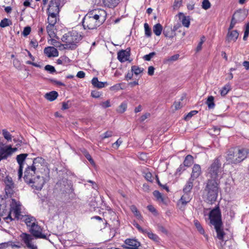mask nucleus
<instances>
[{"label": "nucleus", "instance_id": "51", "mask_svg": "<svg viewBox=\"0 0 249 249\" xmlns=\"http://www.w3.org/2000/svg\"><path fill=\"white\" fill-rule=\"evenodd\" d=\"M202 7L205 10H207L211 7V3L209 0H204L203 1Z\"/></svg>", "mask_w": 249, "mask_h": 249}, {"label": "nucleus", "instance_id": "23", "mask_svg": "<svg viewBox=\"0 0 249 249\" xmlns=\"http://www.w3.org/2000/svg\"><path fill=\"white\" fill-rule=\"evenodd\" d=\"M194 180L189 178L185 185L183 191L184 193H190L193 187Z\"/></svg>", "mask_w": 249, "mask_h": 249}, {"label": "nucleus", "instance_id": "50", "mask_svg": "<svg viewBox=\"0 0 249 249\" xmlns=\"http://www.w3.org/2000/svg\"><path fill=\"white\" fill-rule=\"evenodd\" d=\"M144 177L148 181L152 182L153 180L152 174L149 172H144Z\"/></svg>", "mask_w": 249, "mask_h": 249}, {"label": "nucleus", "instance_id": "31", "mask_svg": "<svg viewBox=\"0 0 249 249\" xmlns=\"http://www.w3.org/2000/svg\"><path fill=\"white\" fill-rule=\"evenodd\" d=\"M46 30L49 36L51 38H53L55 36V34L54 32L55 28L54 26L51 25H48L46 27Z\"/></svg>", "mask_w": 249, "mask_h": 249}, {"label": "nucleus", "instance_id": "26", "mask_svg": "<svg viewBox=\"0 0 249 249\" xmlns=\"http://www.w3.org/2000/svg\"><path fill=\"white\" fill-rule=\"evenodd\" d=\"M163 34L164 36L169 38H172L176 36V33L171 28H167L163 30Z\"/></svg>", "mask_w": 249, "mask_h": 249}, {"label": "nucleus", "instance_id": "21", "mask_svg": "<svg viewBox=\"0 0 249 249\" xmlns=\"http://www.w3.org/2000/svg\"><path fill=\"white\" fill-rule=\"evenodd\" d=\"M23 220L24 221L28 229L30 228V227H32V226L34 225L37 223L36 221V219L30 215H25Z\"/></svg>", "mask_w": 249, "mask_h": 249}, {"label": "nucleus", "instance_id": "13", "mask_svg": "<svg viewBox=\"0 0 249 249\" xmlns=\"http://www.w3.org/2000/svg\"><path fill=\"white\" fill-rule=\"evenodd\" d=\"M130 55V49L127 48L126 50H122L118 52L117 58L121 62H124L128 60Z\"/></svg>", "mask_w": 249, "mask_h": 249}, {"label": "nucleus", "instance_id": "12", "mask_svg": "<svg viewBox=\"0 0 249 249\" xmlns=\"http://www.w3.org/2000/svg\"><path fill=\"white\" fill-rule=\"evenodd\" d=\"M27 154H20L17 156V160L19 165V168L18 170V178L20 179L23 174V166L25 164V160L27 157Z\"/></svg>", "mask_w": 249, "mask_h": 249}, {"label": "nucleus", "instance_id": "61", "mask_svg": "<svg viewBox=\"0 0 249 249\" xmlns=\"http://www.w3.org/2000/svg\"><path fill=\"white\" fill-rule=\"evenodd\" d=\"M13 64L14 66L17 68V69H20V61L17 59H15L13 60Z\"/></svg>", "mask_w": 249, "mask_h": 249}, {"label": "nucleus", "instance_id": "17", "mask_svg": "<svg viewBox=\"0 0 249 249\" xmlns=\"http://www.w3.org/2000/svg\"><path fill=\"white\" fill-rule=\"evenodd\" d=\"M125 249H138L140 246V243L135 239H126L125 240Z\"/></svg>", "mask_w": 249, "mask_h": 249}, {"label": "nucleus", "instance_id": "11", "mask_svg": "<svg viewBox=\"0 0 249 249\" xmlns=\"http://www.w3.org/2000/svg\"><path fill=\"white\" fill-rule=\"evenodd\" d=\"M19 237L21 241L28 249H37L36 245L32 243L33 238L31 234L22 232Z\"/></svg>", "mask_w": 249, "mask_h": 249}, {"label": "nucleus", "instance_id": "18", "mask_svg": "<svg viewBox=\"0 0 249 249\" xmlns=\"http://www.w3.org/2000/svg\"><path fill=\"white\" fill-rule=\"evenodd\" d=\"M44 53L48 57H56L58 55V52L54 47H46Z\"/></svg>", "mask_w": 249, "mask_h": 249}, {"label": "nucleus", "instance_id": "60", "mask_svg": "<svg viewBox=\"0 0 249 249\" xmlns=\"http://www.w3.org/2000/svg\"><path fill=\"white\" fill-rule=\"evenodd\" d=\"M134 226L139 230V231L141 232L142 233H146L147 232V230L143 229L138 224L135 223L134 224Z\"/></svg>", "mask_w": 249, "mask_h": 249}, {"label": "nucleus", "instance_id": "14", "mask_svg": "<svg viewBox=\"0 0 249 249\" xmlns=\"http://www.w3.org/2000/svg\"><path fill=\"white\" fill-rule=\"evenodd\" d=\"M247 15V12L245 10H239L234 13L232 18L237 23H240L246 18Z\"/></svg>", "mask_w": 249, "mask_h": 249}, {"label": "nucleus", "instance_id": "55", "mask_svg": "<svg viewBox=\"0 0 249 249\" xmlns=\"http://www.w3.org/2000/svg\"><path fill=\"white\" fill-rule=\"evenodd\" d=\"M197 113H198V111L196 110H192V111H190L189 113H188V114L185 117V120H189L190 118H191V117L192 116L196 114Z\"/></svg>", "mask_w": 249, "mask_h": 249}, {"label": "nucleus", "instance_id": "53", "mask_svg": "<svg viewBox=\"0 0 249 249\" xmlns=\"http://www.w3.org/2000/svg\"><path fill=\"white\" fill-rule=\"evenodd\" d=\"M155 55L156 53L153 52L149 53L148 54L145 55L143 58L146 61H150L151 58Z\"/></svg>", "mask_w": 249, "mask_h": 249}, {"label": "nucleus", "instance_id": "48", "mask_svg": "<svg viewBox=\"0 0 249 249\" xmlns=\"http://www.w3.org/2000/svg\"><path fill=\"white\" fill-rule=\"evenodd\" d=\"M145 233L147 234L148 237L150 239H151L154 241H158L159 237L156 234H154L152 232L148 231L147 230V232H146Z\"/></svg>", "mask_w": 249, "mask_h": 249}, {"label": "nucleus", "instance_id": "46", "mask_svg": "<svg viewBox=\"0 0 249 249\" xmlns=\"http://www.w3.org/2000/svg\"><path fill=\"white\" fill-rule=\"evenodd\" d=\"M127 103L125 102H123L118 107L117 109V111L119 113H124L126 109Z\"/></svg>", "mask_w": 249, "mask_h": 249}, {"label": "nucleus", "instance_id": "10", "mask_svg": "<svg viewBox=\"0 0 249 249\" xmlns=\"http://www.w3.org/2000/svg\"><path fill=\"white\" fill-rule=\"evenodd\" d=\"M89 15L95 18L99 23L103 24L106 19L107 13L102 9H94L89 13Z\"/></svg>", "mask_w": 249, "mask_h": 249}, {"label": "nucleus", "instance_id": "19", "mask_svg": "<svg viewBox=\"0 0 249 249\" xmlns=\"http://www.w3.org/2000/svg\"><path fill=\"white\" fill-rule=\"evenodd\" d=\"M201 174V167L199 164H195L192 168V172L190 178L195 180L199 177Z\"/></svg>", "mask_w": 249, "mask_h": 249}, {"label": "nucleus", "instance_id": "47", "mask_svg": "<svg viewBox=\"0 0 249 249\" xmlns=\"http://www.w3.org/2000/svg\"><path fill=\"white\" fill-rule=\"evenodd\" d=\"M143 69H141V68L137 66H132L131 67L132 71L134 72L136 75H138L139 74L141 73L143 71Z\"/></svg>", "mask_w": 249, "mask_h": 249}, {"label": "nucleus", "instance_id": "64", "mask_svg": "<svg viewBox=\"0 0 249 249\" xmlns=\"http://www.w3.org/2000/svg\"><path fill=\"white\" fill-rule=\"evenodd\" d=\"M122 142L123 141L120 139H119L115 142L113 143V145L114 148H118L119 146L121 144Z\"/></svg>", "mask_w": 249, "mask_h": 249}, {"label": "nucleus", "instance_id": "30", "mask_svg": "<svg viewBox=\"0 0 249 249\" xmlns=\"http://www.w3.org/2000/svg\"><path fill=\"white\" fill-rule=\"evenodd\" d=\"M4 200L0 197V215L1 216H4L6 215L7 212Z\"/></svg>", "mask_w": 249, "mask_h": 249}, {"label": "nucleus", "instance_id": "15", "mask_svg": "<svg viewBox=\"0 0 249 249\" xmlns=\"http://www.w3.org/2000/svg\"><path fill=\"white\" fill-rule=\"evenodd\" d=\"M5 183V191L6 195H11L14 192V183L11 178L6 177L4 180Z\"/></svg>", "mask_w": 249, "mask_h": 249}, {"label": "nucleus", "instance_id": "58", "mask_svg": "<svg viewBox=\"0 0 249 249\" xmlns=\"http://www.w3.org/2000/svg\"><path fill=\"white\" fill-rule=\"evenodd\" d=\"M179 55L178 54H175L174 55L170 57H169L168 59H166V61L167 62H172V61H175L178 60V58Z\"/></svg>", "mask_w": 249, "mask_h": 249}, {"label": "nucleus", "instance_id": "2", "mask_svg": "<svg viewBox=\"0 0 249 249\" xmlns=\"http://www.w3.org/2000/svg\"><path fill=\"white\" fill-rule=\"evenodd\" d=\"M209 216L210 223L213 226L216 231L217 238L220 240L223 241L225 233L223 228L221 214L219 207L213 209L210 212Z\"/></svg>", "mask_w": 249, "mask_h": 249}, {"label": "nucleus", "instance_id": "54", "mask_svg": "<svg viewBox=\"0 0 249 249\" xmlns=\"http://www.w3.org/2000/svg\"><path fill=\"white\" fill-rule=\"evenodd\" d=\"M45 70L51 73H53L55 71V68L53 66L47 65L45 67Z\"/></svg>", "mask_w": 249, "mask_h": 249}, {"label": "nucleus", "instance_id": "22", "mask_svg": "<svg viewBox=\"0 0 249 249\" xmlns=\"http://www.w3.org/2000/svg\"><path fill=\"white\" fill-rule=\"evenodd\" d=\"M58 96V93L55 91H52L46 93L44 97L49 101H53L55 100Z\"/></svg>", "mask_w": 249, "mask_h": 249}, {"label": "nucleus", "instance_id": "52", "mask_svg": "<svg viewBox=\"0 0 249 249\" xmlns=\"http://www.w3.org/2000/svg\"><path fill=\"white\" fill-rule=\"evenodd\" d=\"M249 35V23L246 24L245 31L244 32V35L243 36V40H246Z\"/></svg>", "mask_w": 249, "mask_h": 249}, {"label": "nucleus", "instance_id": "27", "mask_svg": "<svg viewBox=\"0 0 249 249\" xmlns=\"http://www.w3.org/2000/svg\"><path fill=\"white\" fill-rule=\"evenodd\" d=\"M91 84L95 88L101 89L105 87V83L98 81L97 77H94L91 80Z\"/></svg>", "mask_w": 249, "mask_h": 249}, {"label": "nucleus", "instance_id": "37", "mask_svg": "<svg viewBox=\"0 0 249 249\" xmlns=\"http://www.w3.org/2000/svg\"><path fill=\"white\" fill-rule=\"evenodd\" d=\"M144 28L145 36L147 37H151L152 35L151 30L147 23L144 24Z\"/></svg>", "mask_w": 249, "mask_h": 249}, {"label": "nucleus", "instance_id": "8", "mask_svg": "<svg viewBox=\"0 0 249 249\" xmlns=\"http://www.w3.org/2000/svg\"><path fill=\"white\" fill-rule=\"evenodd\" d=\"M99 21L95 19V18L89 15L88 13L83 18L82 26L84 29H94L102 24Z\"/></svg>", "mask_w": 249, "mask_h": 249}, {"label": "nucleus", "instance_id": "25", "mask_svg": "<svg viewBox=\"0 0 249 249\" xmlns=\"http://www.w3.org/2000/svg\"><path fill=\"white\" fill-rule=\"evenodd\" d=\"M179 18L181 19L182 25L186 27H189L190 24V18L189 17L185 16L182 13H180Z\"/></svg>", "mask_w": 249, "mask_h": 249}, {"label": "nucleus", "instance_id": "4", "mask_svg": "<svg viewBox=\"0 0 249 249\" xmlns=\"http://www.w3.org/2000/svg\"><path fill=\"white\" fill-rule=\"evenodd\" d=\"M21 207L19 202L13 199L10 204V210L6 209V215L2 216L3 219L7 223H9L14 219H22L23 216L21 214Z\"/></svg>", "mask_w": 249, "mask_h": 249}, {"label": "nucleus", "instance_id": "7", "mask_svg": "<svg viewBox=\"0 0 249 249\" xmlns=\"http://www.w3.org/2000/svg\"><path fill=\"white\" fill-rule=\"evenodd\" d=\"M78 38V32L76 27L72 28L71 30L68 33L64 34L61 40L64 44V49H74L77 47Z\"/></svg>", "mask_w": 249, "mask_h": 249}, {"label": "nucleus", "instance_id": "9", "mask_svg": "<svg viewBox=\"0 0 249 249\" xmlns=\"http://www.w3.org/2000/svg\"><path fill=\"white\" fill-rule=\"evenodd\" d=\"M29 231L31 234V235L36 238L47 239L49 237L47 234L44 233L43 228L38 225L37 223L29 228Z\"/></svg>", "mask_w": 249, "mask_h": 249}, {"label": "nucleus", "instance_id": "6", "mask_svg": "<svg viewBox=\"0 0 249 249\" xmlns=\"http://www.w3.org/2000/svg\"><path fill=\"white\" fill-rule=\"evenodd\" d=\"M223 167H221V162L219 158H215L208 169V179L219 181L222 178Z\"/></svg>", "mask_w": 249, "mask_h": 249}, {"label": "nucleus", "instance_id": "36", "mask_svg": "<svg viewBox=\"0 0 249 249\" xmlns=\"http://www.w3.org/2000/svg\"><path fill=\"white\" fill-rule=\"evenodd\" d=\"M184 99V97L182 96L178 101H176L174 103V107H175V110L180 109L183 107V104L181 102Z\"/></svg>", "mask_w": 249, "mask_h": 249}, {"label": "nucleus", "instance_id": "38", "mask_svg": "<svg viewBox=\"0 0 249 249\" xmlns=\"http://www.w3.org/2000/svg\"><path fill=\"white\" fill-rule=\"evenodd\" d=\"M194 224L197 229V231L199 232L200 233L202 234H204L205 233L204 230L201 226L200 222L197 220H195L194 221Z\"/></svg>", "mask_w": 249, "mask_h": 249}, {"label": "nucleus", "instance_id": "29", "mask_svg": "<svg viewBox=\"0 0 249 249\" xmlns=\"http://www.w3.org/2000/svg\"><path fill=\"white\" fill-rule=\"evenodd\" d=\"M48 43L49 44L53 45L54 47L59 48L60 49H64V45L61 44L60 42L53 38L48 40Z\"/></svg>", "mask_w": 249, "mask_h": 249}, {"label": "nucleus", "instance_id": "16", "mask_svg": "<svg viewBox=\"0 0 249 249\" xmlns=\"http://www.w3.org/2000/svg\"><path fill=\"white\" fill-rule=\"evenodd\" d=\"M60 4L58 1H51L49 7L48 8V14L54 13V14H58L60 11Z\"/></svg>", "mask_w": 249, "mask_h": 249}, {"label": "nucleus", "instance_id": "44", "mask_svg": "<svg viewBox=\"0 0 249 249\" xmlns=\"http://www.w3.org/2000/svg\"><path fill=\"white\" fill-rule=\"evenodd\" d=\"M230 89H231L230 85L229 84L226 85L220 90V94H221V96H225L228 93V92L230 91Z\"/></svg>", "mask_w": 249, "mask_h": 249}, {"label": "nucleus", "instance_id": "3", "mask_svg": "<svg viewBox=\"0 0 249 249\" xmlns=\"http://www.w3.org/2000/svg\"><path fill=\"white\" fill-rule=\"evenodd\" d=\"M219 181L208 179L204 196L208 202L213 203L216 200L219 192Z\"/></svg>", "mask_w": 249, "mask_h": 249}, {"label": "nucleus", "instance_id": "34", "mask_svg": "<svg viewBox=\"0 0 249 249\" xmlns=\"http://www.w3.org/2000/svg\"><path fill=\"white\" fill-rule=\"evenodd\" d=\"M206 103L208 105V107L209 108H213L215 106L214 103V97L213 96H209L207 98Z\"/></svg>", "mask_w": 249, "mask_h": 249}, {"label": "nucleus", "instance_id": "20", "mask_svg": "<svg viewBox=\"0 0 249 249\" xmlns=\"http://www.w3.org/2000/svg\"><path fill=\"white\" fill-rule=\"evenodd\" d=\"M239 36V33L237 30L228 31L226 36V40L228 42H235Z\"/></svg>", "mask_w": 249, "mask_h": 249}, {"label": "nucleus", "instance_id": "1", "mask_svg": "<svg viewBox=\"0 0 249 249\" xmlns=\"http://www.w3.org/2000/svg\"><path fill=\"white\" fill-rule=\"evenodd\" d=\"M23 178L33 189L41 190L50 179V169L44 159L39 157L35 158L32 165L26 168Z\"/></svg>", "mask_w": 249, "mask_h": 249}, {"label": "nucleus", "instance_id": "24", "mask_svg": "<svg viewBox=\"0 0 249 249\" xmlns=\"http://www.w3.org/2000/svg\"><path fill=\"white\" fill-rule=\"evenodd\" d=\"M48 25L54 26L57 22L56 16L58 14H54V13L48 14Z\"/></svg>", "mask_w": 249, "mask_h": 249}, {"label": "nucleus", "instance_id": "33", "mask_svg": "<svg viewBox=\"0 0 249 249\" xmlns=\"http://www.w3.org/2000/svg\"><path fill=\"white\" fill-rule=\"evenodd\" d=\"M193 157L190 155H187L184 160L183 164L186 167H190L193 163Z\"/></svg>", "mask_w": 249, "mask_h": 249}, {"label": "nucleus", "instance_id": "41", "mask_svg": "<svg viewBox=\"0 0 249 249\" xmlns=\"http://www.w3.org/2000/svg\"><path fill=\"white\" fill-rule=\"evenodd\" d=\"M105 5L108 7L115 6L118 3V0H103Z\"/></svg>", "mask_w": 249, "mask_h": 249}, {"label": "nucleus", "instance_id": "45", "mask_svg": "<svg viewBox=\"0 0 249 249\" xmlns=\"http://www.w3.org/2000/svg\"><path fill=\"white\" fill-rule=\"evenodd\" d=\"M7 246L11 247L12 248L20 249L22 247V244L19 242H14L12 241L7 242Z\"/></svg>", "mask_w": 249, "mask_h": 249}, {"label": "nucleus", "instance_id": "57", "mask_svg": "<svg viewBox=\"0 0 249 249\" xmlns=\"http://www.w3.org/2000/svg\"><path fill=\"white\" fill-rule=\"evenodd\" d=\"M100 105L104 108L109 107L111 106L109 100H107L105 102H102L100 103Z\"/></svg>", "mask_w": 249, "mask_h": 249}, {"label": "nucleus", "instance_id": "56", "mask_svg": "<svg viewBox=\"0 0 249 249\" xmlns=\"http://www.w3.org/2000/svg\"><path fill=\"white\" fill-rule=\"evenodd\" d=\"M31 31V27L29 26H27L24 28L22 34L24 36H26L30 34Z\"/></svg>", "mask_w": 249, "mask_h": 249}, {"label": "nucleus", "instance_id": "40", "mask_svg": "<svg viewBox=\"0 0 249 249\" xmlns=\"http://www.w3.org/2000/svg\"><path fill=\"white\" fill-rule=\"evenodd\" d=\"M154 196L156 198L157 200L159 201L163 202L164 201V198L162 194L159 191H154L153 193Z\"/></svg>", "mask_w": 249, "mask_h": 249}, {"label": "nucleus", "instance_id": "35", "mask_svg": "<svg viewBox=\"0 0 249 249\" xmlns=\"http://www.w3.org/2000/svg\"><path fill=\"white\" fill-rule=\"evenodd\" d=\"M130 210L139 219L142 218V216L140 212L138 211L137 208L135 205H132L130 207Z\"/></svg>", "mask_w": 249, "mask_h": 249}, {"label": "nucleus", "instance_id": "39", "mask_svg": "<svg viewBox=\"0 0 249 249\" xmlns=\"http://www.w3.org/2000/svg\"><path fill=\"white\" fill-rule=\"evenodd\" d=\"M12 24V22L9 19L5 18L2 19L0 22V27L5 28Z\"/></svg>", "mask_w": 249, "mask_h": 249}, {"label": "nucleus", "instance_id": "28", "mask_svg": "<svg viewBox=\"0 0 249 249\" xmlns=\"http://www.w3.org/2000/svg\"><path fill=\"white\" fill-rule=\"evenodd\" d=\"M162 30V26L160 23L156 24L153 27V32L157 36L161 35Z\"/></svg>", "mask_w": 249, "mask_h": 249}, {"label": "nucleus", "instance_id": "49", "mask_svg": "<svg viewBox=\"0 0 249 249\" xmlns=\"http://www.w3.org/2000/svg\"><path fill=\"white\" fill-rule=\"evenodd\" d=\"M113 135V132L112 131H107L103 134L100 135V138L102 140L111 137Z\"/></svg>", "mask_w": 249, "mask_h": 249}, {"label": "nucleus", "instance_id": "5", "mask_svg": "<svg viewBox=\"0 0 249 249\" xmlns=\"http://www.w3.org/2000/svg\"><path fill=\"white\" fill-rule=\"evenodd\" d=\"M249 153V150L248 149L235 148L229 151L226 156V160L229 163H239L247 157Z\"/></svg>", "mask_w": 249, "mask_h": 249}, {"label": "nucleus", "instance_id": "42", "mask_svg": "<svg viewBox=\"0 0 249 249\" xmlns=\"http://www.w3.org/2000/svg\"><path fill=\"white\" fill-rule=\"evenodd\" d=\"M81 152L83 153V155L87 159V160L89 161V162L92 165H95V163L93 160L92 159L91 156L89 154L85 149L82 150Z\"/></svg>", "mask_w": 249, "mask_h": 249}, {"label": "nucleus", "instance_id": "32", "mask_svg": "<svg viewBox=\"0 0 249 249\" xmlns=\"http://www.w3.org/2000/svg\"><path fill=\"white\" fill-rule=\"evenodd\" d=\"M191 199L192 198L190 196L189 193H184L181 196L180 201L183 205H186L190 201Z\"/></svg>", "mask_w": 249, "mask_h": 249}, {"label": "nucleus", "instance_id": "62", "mask_svg": "<svg viewBox=\"0 0 249 249\" xmlns=\"http://www.w3.org/2000/svg\"><path fill=\"white\" fill-rule=\"evenodd\" d=\"M157 229L159 231H161V232L167 233V231L161 225L158 224L157 225Z\"/></svg>", "mask_w": 249, "mask_h": 249}, {"label": "nucleus", "instance_id": "59", "mask_svg": "<svg viewBox=\"0 0 249 249\" xmlns=\"http://www.w3.org/2000/svg\"><path fill=\"white\" fill-rule=\"evenodd\" d=\"M147 209L154 214L156 215L157 214V212L154 207L152 205H148L147 207Z\"/></svg>", "mask_w": 249, "mask_h": 249}, {"label": "nucleus", "instance_id": "43", "mask_svg": "<svg viewBox=\"0 0 249 249\" xmlns=\"http://www.w3.org/2000/svg\"><path fill=\"white\" fill-rule=\"evenodd\" d=\"M2 135L5 140L7 141H11L12 139V136L6 129H4L2 130Z\"/></svg>", "mask_w": 249, "mask_h": 249}, {"label": "nucleus", "instance_id": "63", "mask_svg": "<svg viewBox=\"0 0 249 249\" xmlns=\"http://www.w3.org/2000/svg\"><path fill=\"white\" fill-rule=\"evenodd\" d=\"M150 114L149 113H146L143 115H142L140 118V121L141 122H143L145 119H146L148 117L150 116Z\"/></svg>", "mask_w": 249, "mask_h": 249}]
</instances>
